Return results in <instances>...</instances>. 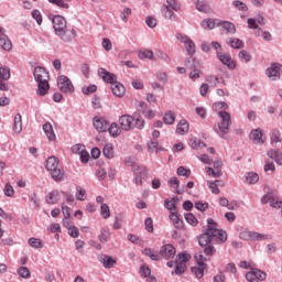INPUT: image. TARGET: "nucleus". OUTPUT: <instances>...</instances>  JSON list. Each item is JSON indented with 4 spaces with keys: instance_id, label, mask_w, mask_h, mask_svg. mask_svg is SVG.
Listing matches in <instances>:
<instances>
[{
    "instance_id": "nucleus-58",
    "label": "nucleus",
    "mask_w": 282,
    "mask_h": 282,
    "mask_svg": "<svg viewBox=\"0 0 282 282\" xmlns=\"http://www.w3.org/2000/svg\"><path fill=\"white\" fill-rule=\"evenodd\" d=\"M202 76V70L194 67V69L189 73L191 80H197Z\"/></svg>"
},
{
    "instance_id": "nucleus-1",
    "label": "nucleus",
    "mask_w": 282,
    "mask_h": 282,
    "mask_svg": "<svg viewBox=\"0 0 282 282\" xmlns=\"http://www.w3.org/2000/svg\"><path fill=\"white\" fill-rule=\"evenodd\" d=\"M207 224L208 226L206 232L203 234L198 239L199 246H208L210 241H213V239H218L223 243L224 241H227L228 235L226 234V231L218 228L217 223H215V220L208 219Z\"/></svg>"
},
{
    "instance_id": "nucleus-27",
    "label": "nucleus",
    "mask_w": 282,
    "mask_h": 282,
    "mask_svg": "<svg viewBox=\"0 0 282 282\" xmlns=\"http://www.w3.org/2000/svg\"><path fill=\"white\" fill-rule=\"evenodd\" d=\"M188 129H189L188 121L183 119L176 126V133L178 135H186V132L188 131Z\"/></svg>"
},
{
    "instance_id": "nucleus-5",
    "label": "nucleus",
    "mask_w": 282,
    "mask_h": 282,
    "mask_svg": "<svg viewBox=\"0 0 282 282\" xmlns=\"http://www.w3.org/2000/svg\"><path fill=\"white\" fill-rule=\"evenodd\" d=\"M46 170L50 171L51 177L55 182H63V178L65 177V171L61 167L56 156H50L46 160Z\"/></svg>"
},
{
    "instance_id": "nucleus-32",
    "label": "nucleus",
    "mask_w": 282,
    "mask_h": 282,
    "mask_svg": "<svg viewBox=\"0 0 282 282\" xmlns=\"http://www.w3.org/2000/svg\"><path fill=\"white\" fill-rule=\"evenodd\" d=\"M227 45H230L234 50H241L243 47V41L232 37L227 40Z\"/></svg>"
},
{
    "instance_id": "nucleus-17",
    "label": "nucleus",
    "mask_w": 282,
    "mask_h": 282,
    "mask_svg": "<svg viewBox=\"0 0 282 282\" xmlns=\"http://www.w3.org/2000/svg\"><path fill=\"white\" fill-rule=\"evenodd\" d=\"M224 166V163L221 161L214 162V169L213 167H206L205 173H207L212 177H221V167Z\"/></svg>"
},
{
    "instance_id": "nucleus-7",
    "label": "nucleus",
    "mask_w": 282,
    "mask_h": 282,
    "mask_svg": "<svg viewBox=\"0 0 282 282\" xmlns=\"http://www.w3.org/2000/svg\"><path fill=\"white\" fill-rule=\"evenodd\" d=\"M191 261V254L183 252L176 257L175 274H184L186 272V263Z\"/></svg>"
},
{
    "instance_id": "nucleus-33",
    "label": "nucleus",
    "mask_w": 282,
    "mask_h": 282,
    "mask_svg": "<svg viewBox=\"0 0 282 282\" xmlns=\"http://www.w3.org/2000/svg\"><path fill=\"white\" fill-rule=\"evenodd\" d=\"M196 10H198V12L208 13L210 12V6H208L204 0H197Z\"/></svg>"
},
{
    "instance_id": "nucleus-53",
    "label": "nucleus",
    "mask_w": 282,
    "mask_h": 282,
    "mask_svg": "<svg viewBox=\"0 0 282 282\" xmlns=\"http://www.w3.org/2000/svg\"><path fill=\"white\" fill-rule=\"evenodd\" d=\"M177 175H181L182 177H191V170L180 166L177 169Z\"/></svg>"
},
{
    "instance_id": "nucleus-22",
    "label": "nucleus",
    "mask_w": 282,
    "mask_h": 282,
    "mask_svg": "<svg viewBox=\"0 0 282 282\" xmlns=\"http://www.w3.org/2000/svg\"><path fill=\"white\" fill-rule=\"evenodd\" d=\"M43 131L51 142H54L56 140V134L54 133V128L52 127V123L46 122L43 124Z\"/></svg>"
},
{
    "instance_id": "nucleus-46",
    "label": "nucleus",
    "mask_w": 282,
    "mask_h": 282,
    "mask_svg": "<svg viewBox=\"0 0 282 282\" xmlns=\"http://www.w3.org/2000/svg\"><path fill=\"white\" fill-rule=\"evenodd\" d=\"M165 208H167V210H170L171 213H175L177 212V208L175 207V199H165L164 203Z\"/></svg>"
},
{
    "instance_id": "nucleus-14",
    "label": "nucleus",
    "mask_w": 282,
    "mask_h": 282,
    "mask_svg": "<svg viewBox=\"0 0 282 282\" xmlns=\"http://www.w3.org/2000/svg\"><path fill=\"white\" fill-rule=\"evenodd\" d=\"M93 124L98 133H105V131H108L109 129V121L102 117H95L93 119Z\"/></svg>"
},
{
    "instance_id": "nucleus-30",
    "label": "nucleus",
    "mask_w": 282,
    "mask_h": 282,
    "mask_svg": "<svg viewBox=\"0 0 282 282\" xmlns=\"http://www.w3.org/2000/svg\"><path fill=\"white\" fill-rule=\"evenodd\" d=\"M268 156L271 158V160H274L276 162V164L282 166V152L281 151L271 150L268 152Z\"/></svg>"
},
{
    "instance_id": "nucleus-26",
    "label": "nucleus",
    "mask_w": 282,
    "mask_h": 282,
    "mask_svg": "<svg viewBox=\"0 0 282 282\" xmlns=\"http://www.w3.org/2000/svg\"><path fill=\"white\" fill-rule=\"evenodd\" d=\"M170 219L173 223V226L175 228L180 229V228L184 227V221H182V219H180V214H177V212H171Z\"/></svg>"
},
{
    "instance_id": "nucleus-63",
    "label": "nucleus",
    "mask_w": 282,
    "mask_h": 282,
    "mask_svg": "<svg viewBox=\"0 0 282 282\" xmlns=\"http://www.w3.org/2000/svg\"><path fill=\"white\" fill-rule=\"evenodd\" d=\"M160 147V143L158 141H150L148 143V149L149 151L153 152V151H158V148Z\"/></svg>"
},
{
    "instance_id": "nucleus-44",
    "label": "nucleus",
    "mask_w": 282,
    "mask_h": 282,
    "mask_svg": "<svg viewBox=\"0 0 282 282\" xmlns=\"http://www.w3.org/2000/svg\"><path fill=\"white\" fill-rule=\"evenodd\" d=\"M234 8H236V10H239L240 12H247L248 10V6L239 0H236L232 2Z\"/></svg>"
},
{
    "instance_id": "nucleus-61",
    "label": "nucleus",
    "mask_w": 282,
    "mask_h": 282,
    "mask_svg": "<svg viewBox=\"0 0 282 282\" xmlns=\"http://www.w3.org/2000/svg\"><path fill=\"white\" fill-rule=\"evenodd\" d=\"M72 151H73V153H77L78 155H80L85 151V145L75 144V145H73Z\"/></svg>"
},
{
    "instance_id": "nucleus-31",
    "label": "nucleus",
    "mask_w": 282,
    "mask_h": 282,
    "mask_svg": "<svg viewBox=\"0 0 282 282\" xmlns=\"http://www.w3.org/2000/svg\"><path fill=\"white\" fill-rule=\"evenodd\" d=\"M189 145L195 150L199 151L200 149H206V143L202 142V140L197 138H192Z\"/></svg>"
},
{
    "instance_id": "nucleus-21",
    "label": "nucleus",
    "mask_w": 282,
    "mask_h": 282,
    "mask_svg": "<svg viewBox=\"0 0 282 282\" xmlns=\"http://www.w3.org/2000/svg\"><path fill=\"white\" fill-rule=\"evenodd\" d=\"M99 261L106 269H111L113 265H116V259H113L111 256L102 254L99 257Z\"/></svg>"
},
{
    "instance_id": "nucleus-62",
    "label": "nucleus",
    "mask_w": 282,
    "mask_h": 282,
    "mask_svg": "<svg viewBox=\"0 0 282 282\" xmlns=\"http://www.w3.org/2000/svg\"><path fill=\"white\" fill-rule=\"evenodd\" d=\"M195 259L198 265L206 267V264H204L206 258L202 253H196Z\"/></svg>"
},
{
    "instance_id": "nucleus-35",
    "label": "nucleus",
    "mask_w": 282,
    "mask_h": 282,
    "mask_svg": "<svg viewBox=\"0 0 282 282\" xmlns=\"http://www.w3.org/2000/svg\"><path fill=\"white\" fill-rule=\"evenodd\" d=\"M259 182V174L254 172H249L246 174L247 184H257Z\"/></svg>"
},
{
    "instance_id": "nucleus-41",
    "label": "nucleus",
    "mask_w": 282,
    "mask_h": 282,
    "mask_svg": "<svg viewBox=\"0 0 282 282\" xmlns=\"http://www.w3.org/2000/svg\"><path fill=\"white\" fill-rule=\"evenodd\" d=\"M163 122L165 124H174L175 123V113L174 112H166L163 117Z\"/></svg>"
},
{
    "instance_id": "nucleus-60",
    "label": "nucleus",
    "mask_w": 282,
    "mask_h": 282,
    "mask_svg": "<svg viewBox=\"0 0 282 282\" xmlns=\"http://www.w3.org/2000/svg\"><path fill=\"white\" fill-rule=\"evenodd\" d=\"M253 265L252 261H240L239 263V268H242L243 270H252Z\"/></svg>"
},
{
    "instance_id": "nucleus-15",
    "label": "nucleus",
    "mask_w": 282,
    "mask_h": 282,
    "mask_svg": "<svg viewBox=\"0 0 282 282\" xmlns=\"http://www.w3.org/2000/svg\"><path fill=\"white\" fill-rule=\"evenodd\" d=\"M133 122H135V119L131 115H122L119 118V124L123 131H131Z\"/></svg>"
},
{
    "instance_id": "nucleus-51",
    "label": "nucleus",
    "mask_w": 282,
    "mask_h": 282,
    "mask_svg": "<svg viewBox=\"0 0 282 282\" xmlns=\"http://www.w3.org/2000/svg\"><path fill=\"white\" fill-rule=\"evenodd\" d=\"M3 193L6 197H14V187H12L10 184H7L4 186Z\"/></svg>"
},
{
    "instance_id": "nucleus-57",
    "label": "nucleus",
    "mask_w": 282,
    "mask_h": 282,
    "mask_svg": "<svg viewBox=\"0 0 282 282\" xmlns=\"http://www.w3.org/2000/svg\"><path fill=\"white\" fill-rule=\"evenodd\" d=\"M129 17H131V9L124 8L121 12V21H124V23H127V21H129Z\"/></svg>"
},
{
    "instance_id": "nucleus-25",
    "label": "nucleus",
    "mask_w": 282,
    "mask_h": 282,
    "mask_svg": "<svg viewBox=\"0 0 282 282\" xmlns=\"http://www.w3.org/2000/svg\"><path fill=\"white\" fill-rule=\"evenodd\" d=\"M218 26L224 28L228 34H235L237 32V28L232 24V22L218 21Z\"/></svg>"
},
{
    "instance_id": "nucleus-13",
    "label": "nucleus",
    "mask_w": 282,
    "mask_h": 282,
    "mask_svg": "<svg viewBox=\"0 0 282 282\" xmlns=\"http://www.w3.org/2000/svg\"><path fill=\"white\" fill-rule=\"evenodd\" d=\"M217 58L223 63V65H226L228 69H236L237 68V62L232 59V57L226 53H219L217 52Z\"/></svg>"
},
{
    "instance_id": "nucleus-16",
    "label": "nucleus",
    "mask_w": 282,
    "mask_h": 282,
    "mask_svg": "<svg viewBox=\"0 0 282 282\" xmlns=\"http://www.w3.org/2000/svg\"><path fill=\"white\" fill-rule=\"evenodd\" d=\"M3 80H10V68L0 66V91H8V84Z\"/></svg>"
},
{
    "instance_id": "nucleus-45",
    "label": "nucleus",
    "mask_w": 282,
    "mask_h": 282,
    "mask_svg": "<svg viewBox=\"0 0 282 282\" xmlns=\"http://www.w3.org/2000/svg\"><path fill=\"white\" fill-rule=\"evenodd\" d=\"M214 109L219 113V111H226L228 110V104L224 101H218L214 104Z\"/></svg>"
},
{
    "instance_id": "nucleus-34",
    "label": "nucleus",
    "mask_w": 282,
    "mask_h": 282,
    "mask_svg": "<svg viewBox=\"0 0 282 282\" xmlns=\"http://www.w3.org/2000/svg\"><path fill=\"white\" fill-rule=\"evenodd\" d=\"M102 153H104L105 158H108V160H111L113 158V155H115L113 144L107 143L104 147Z\"/></svg>"
},
{
    "instance_id": "nucleus-20",
    "label": "nucleus",
    "mask_w": 282,
    "mask_h": 282,
    "mask_svg": "<svg viewBox=\"0 0 282 282\" xmlns=\"http://www.w3.org/2000/svg\"><path fill=\"white\" fill-rule=\"evenodd\" d=\"M250 140H252L256 144H263V132L261 129H254L249 134Z\"/></svg>"
},
{
    "instance_id": "nucleus-24",
    "label": "nucleus",
    "mask_w": 282,
    "mask_h": 282,
    "mask_svg": "<svg viewBox=\"0 0 282 282\" xmlns=\"http://www.w3.org/2000/svg\"><path fill=\"white\" fill-rule=\"evenodd\" d=\"M0 47L6 52H10V50H12V41H10V37H8L6 33L0 35Z\"/></svg>"
},
{
    "instance_id": "nucleus-28",
    "label": "nucleus",
    "mask_w": 282,
    "mask_h": 282,
    "mask_svg": "<svg viewBox=\"0 0 282 282\" xmlns=\"http://www.w3.org/2000/svg\"><path fill=\"white\" fill-rule=\"evenodd\" d=\"M207 186L214 195H219V193H220L219 186H224V184H221V181H219V180H216L214 182L207 181Z\"/></svg>"
},
{
    "instance_id": "nucleus-49",
    "label": "nucleus",
    "mask_w": 282,
    "mask_h": 282,
    "mask_svg": "<svg viewBox=\"0 0 282 282\" xmlns=\"http://www.w3.org/2000/svg\"><path fill=\"white\" fill-rule=\"evenodd\" d=\"M166 6L164 8H167L170 10H174V12H177L180 10V4L175 0H166Z\"/></svg>"
},
{
    "instance_id": "nucleus-8",
    "label": "nucleus",
    "mask_w": 282,
    "mask_h": 282,
    "mask_svg": "<svg viewBox=\"0 0 282 282\" xmlns=\"http://www.w3.org/2000/svg\"><path fill=\"white\" fill-rule=\"evenodd\" d=\"M57 86L63 94H74V84L72 79L65 75L57 77Z\"/></svg>"
},
{
    "instance_id": "nucleus-42",
    "label": "nucleus",
    "mask_w": 282,
    "mask_h": 282,
    "mask_svg": "<svg viewBox=\"0 0 282 282\" xmlns=\"http://www.w3.org/2000/svg\"><path fill=\"white\" fill-rule=\"evenodd\" d=\"M204 268L206 267H194L192 268L193 274H195L196 279H204Z\"/></svg>"
},
{
    "instance_id": "nucleus-29",
    "label": "nucleus",
    "mask_w": 282,
    "mask_h": 282,
    "mask_svg": "<svg viewBox=\"0 0 282 282\" xmlns=\"http://www.w3.org/2000/svg\"><path fill=\"white\" fill-rule=\"evenodd\" d=\"M219 23V20H213L210 18L203 20L202 28L204 30H215V26Z\"/></svg>"
},
{
    "instance_id": "nucleus-12",
    "label": "nucleus",
    "mask_w": 282,
    "mask_h": 282,
    "mask_svg": "<svg viewBox=\"0 0 282 282\" xmlns=\"http://www.w3.org/2000/svg\"><path fill=\"white\" fill-rule=\"evenodd\" d=\"M134 181L138 186H142V180H147L149 172L145 166H134Z\"/></svg>"
},
{
    "instance_id": "nucleus-55",
    "label": "nucleus",
    "mask_w": 282,
    "mask_h": 282,
    "mask_svg": "<svg viewBox=\"0 0 282 282\" xmlns=\"http://www.w3.org/2000/svg\"><path fill=\"white\" fill-rule=\"evenodd\" d=\"M109 239V230L107 229H101L100 235H99V241L101 243H106V241Z\"/></svg>"
},
{
    "instance_id": "nucleus-23",
    "label": "nucleus",
    "mask_w": 282,
    "mask_h": 282,
    "mask_svg": "<svg viewBox=\"0 0 282 282\" xmlns=\"http://www.w3.org/2000/svg\"><path fill=\"white\" fill-rule=\"evenodd\" d=\"M13 131L21 133L23 131V117L21 113H17L13 119Z\"/></svg>"
},
{
    "instance_id": "nucleus-4",
    "label": "nucleus",
    "mask_w": 282,
    "mask_h": 282,
    "mask_svg": "<svg viewBox=\"0 0 282 282\" xmlns=\"http://www.w3.org/2000/svg\"><path fill=\"white\" fill-rule=\"evenodd\" d=\"M52 24L55 30V34L61 36L62 41L65 43H69V41H72V37L67 35V20H65L63 15L53 17Z\"/></svg>"
},
{
    "instance_id": "nucleus-6",
    "label": "nucleus",
    "mask_w": 282,
    "mask_h": 282,
    "mask_svg": "<svg viewBox=\"0 0 282 282\" xmlns=\"http://www.w3.org/2000/svg\"><path fill=\"white\" fill-rule=\"evenodd\" d=\"M218 117L220 118L217 127H215L216 133L220 135V138H224V135H227V133L230 131V124H232V120L230 117V113L227 111L220 110L218 112Z\"/></svg>"
},
{
    "instance_id": "nucleus-36",
    "label": "nucleus",
    "mask_w": 282,
    "mask_h": 282,
    "mask_svg": "<svg viewBox=\"0 0 282 282\" xmlns=\"http://www.w3.org/2000/svg\"><path fill=\"white\" fill-rule=\"evenodd\" d=\"M108 131L112 138H118V135L122 133L120 127H118V123H111L110 127L108 126Z\"/></svg>"
},
{
    "instance_id": "nucleus-40",
    "label": "nucleus",
    "mask_w": 282,
    "mask_h": 282,
    "mask_svg": "<svg viewBox=\"0 0 282 282\" xmlns=\"http://www.w3.org/2000/svg\"><path fill=\"white\" fill-rule=\"evenodd\" d=\"M271 142L272 144H279V142H282L281 131L273 130L271 132Z\"/></svg>"
},
{
    "instance_id": "nucleus-9",
    "label": "nucleus",
    "mask_w": 282,
    "mask_h": 282,
    "mask_svg": "<svg viewBox=\"0 0 282 282\" xmlns=\"http://www.w3.org/2000/svg\"><path fill=\"white\" fill-rule=\"evenodd\" d=\"M240 239H243L245 241H265L269 237L257 231L243 230L240 232Z\"/></svg>"
},
{
    "instance_id": "nucleus-48",
    "label": "nucleus",
    "mask_w": 282,
    "mask_h": 282,
    "mask_svg": "<svg viewBox=\"0 0 282 282\" xmlns=\"http://www.w3.org/2000/svg\"><path fill=\"white\" fill-rule=\"evenodd\" d=\"M162 14L165 19H170V20L175 19V12H173L171 9L166 7L162 8Z\"/></svg>"
},
{
    "instance_id": "nucleus-56",
    "label": "nucleus",
    "mask_w": 282,
    "mask_h": 282,
    "mask_svg": "<svg viewBox=\"0 0 282 282\" xmlns=\"http://www.w3.org/2000/svg\"><path fill=\"white\" fill-rule=\"evenodd\" d=\"M185 220L191 226H197V218H195V216L193 214H186L185 215Z\"/></svg>"
},
{
    "instance_id": "nucleus-37",
    "label": "nucleus",
    "mask_w": 282,
    "mask_h": 282,
    "mask_svg": "<svg viewBox=\"0 0 282 282\" xmlns=\"http://www.w3.org/2000/svg\"><path fill=\"white\" fill-rule=\"evenodd\" d=\"M143 254L149 257L152 261H160V253H158V251H153L152 249H144Z\"/></svg>"
},
{
    "instance_id": "nucleus-64",
    "label": "nucleus",
    "mask_w": 282,
    "mask_h": 282,
    "mask_svg": "<svg viewBox=\"0 0 282 282\" xmlns=\"http://www.w3.org/2000/svg\"><path fill=\"white\" fill-rule=\"evenodd\" d=\"M214 282H226V275L224 273H218L214 276Z\"/></svg>"
},
{
    "instance_id": "nucleus-43",
    "label": "nucleus",
    "mask_w": 282,
    "mask_h": 282,
    "mask_svg": "<svg viewBox=\"0 0 282 282\" xmlns=\"http://www.w3.org/2000/svg\"><path fill=\"white\" fill-rule=\"evenodd\" d=\"M31 17H32V19H34L36 21L37 25H42V23H43V15L41 14V11L33 10L31 12Z\"/></svg>"
},
{
    "instance_id": "nucleus-11",
    "label": "nucleus",
    "mask_w": 282,
    "mask_h": 282,
    "mask_svg": "<svg viewBox=\"0 0 282 282\" xmlns=\"http://www.w3.org/2000/svg\"><path fill=\"white\" fill-rule=\"evenodd\" d=\"M268 274L259 269H252L251 271L246 273L247 282H259L265 281Z\"/></svg>"
},
{
    "instance_id": "nucleus-39",
    "label": "nucleus",
    "mask_w": 282,
    "mask_h": 282,
    "mask_svg": "<svg viewBox=\"0 0 282 282\" xmlns=\"http://www.w3.org/2000/svg\"><path fill=\"white\" fill-rule=\"evenodd\" d=\"M100 215L104 219H109L111 217V210L109 209V205L101 204L100 206Z\"/></svg>"
},
{
    "instance_id": "nucleus-2",
    "label": "nucleus",
    "mask_w": 282,
    "mask_h": 282,
    "mask_svg": "<svg viewBox=\"0 0 282 282\" xmlns=\"http://www.w3.org/2000/svg\"><path fill=\"white\" fill-rule=\"evenodd\" d=\"M98 75L105 83H109L111 85V91L113 96H117V98H122L124 94H127L124 85L118 82V77H116L115 74L107 72L105 68H99Z\"/></svg>"
},
{
    "instance_id": "nucleus-10",
    "label": "nucleus",
    "mask_w": 282,
    "mask_h": 282,
    "mask_svg": "<svg viewBox=\"0 0 282 282\" xmlns=\"http://www.w3.org/2000/svg\"><path fill=\"white\" fill-rule=\"evenodd\" d=\"M176 39L181 43H184L185 50L189 56H193V54H195V42H193V40H191V37H188L187 35H184L182 33H177Z\"/></svg>"
},
{
    "instance_id": "nucleus-59",
    "label": "nucleus",
    "mask_w": 282,
    "mask_h": 282,
    "mask_svg": "<svg viewBox=\"0 0 282 282\" xmlns=\"http://www.w3.org/2000/svg\"><path fill=\"white\" fill-rule=\"evenodd\" d=\"M29 245L31 246V248H41L42 247V242L37 238L29 239Z\"/></svg>"
},
{
    "instance_id": "nucleus-3",
    "label": "nucleus",
    "mask_w": 282,
    "mask_h": 282,
    "mask_svg": "<svg viewBox=\"0 0 282 282\" xmlns=\"http://www.w3.org/2000/svg\"><path fill=\"white\" fill-rule=\"evenodd\" d=\"M34 78L37 83L39 96H45L50 91V73L41 66L34 68Z\"/></svg>"
},
{
    "instance_id": "nucleus-19",
    "label": "nucleus",
    "mask_w": 282,
    "mask_h": 282,
    "mask_svg": "<svg viewBox=\"0 0 282 282\" xmlns=\"http://www.w3.org/2000/svg\"><path fill=\"white\" fill-rule=\"evenodd\" d=\"M175 247H173V245H165L163 247H161L160 250V259H173V257H175Z\"/></svg>"
},
{
    "instance_id": "nucleus-52",
    "label": "nucleus",
    "mask_w": 282,
    "mask_h": 282,
    "mask_svg": "<svg viewBox=\"0 0 282 282\" xmlns=\"http://www.w3.org/2000/svg\"><path fill=\"white\" fill-rule=\"evenodd\" d=\"M18 274L20 276H22V279H30V269L25 268V267H21L18 270Z\"/></svg>"
},
{
    "instance_id": "nucleus-47",
    "label": "nucleus",
    "mask_w": 282,
    "mask_h": 282,
    "mask_svg": "<svg viewBox=\"0 0 282 282\" xmlns=\"http://www.w3.org/2000/svg\"><path fill=\"white\" fill-rule=\"evenodd\" d=\"M87 197V191L83 187H77V193H76V199L79 202H85V198Z\"/></svg>"
},
{
    "instance_id": "nucleus-38",
    "label": "nucleus",
    "mask_w": 282,
    "mask_h": 282,
    "mask_svg": "<svg viewBox=\"0 0 282 282\" xmlns=\"http://www.w3.org/2000/svg\"><path fill=\"white\" fill-rule=\"evenodd\" d=\"M238 58L242 63H250V61H252V55H250V53H248V51L242 50V51L239 52Z\"/></svg>"
},
{
    "instance_id": "nucleus-54",
    "label": "nucleus",
    "mask_w": 282,
    "mask_h": 282,
    "mask_svg": "<svg viewBox=\"0 0 282 282\" xmlns=\"http://www.w3.org/2000/svg\"><path fill=\"white\" fill-rule=\"evenodd\" d=\"M139 58H153V51H150V50H144V51H141L139 52Z\"/></svg>"
},
{
    "instance_id": "nucleus-50",
    "label": "nucleus",
    "mask_w": 282,
    "mask_h": 282,
    "mask_svg": "<svg viewBox=\"0 0 282 282\" xmlns=\"http://www.w3.org/2000/svg\"><path fill=\"white\" fill-rule=\"evenodd\" d=\"M67 230L69 237H73V239H78V237L80 236V231L77 229L76 226L68 228Z\"/></svg>"
},
{
    "instance_id": "nucleus-18",
    "label": "nucleus",
    "mask_w": 282,
    "mask_h": 282,
    "mask_svg": "<svg viewBox=\"0 0 282 282\" xmlns=\"http://www.w3.org/2000/svg\"><path fill=\"white\" fill-rule=\"evenodd\" d=\"M281 64H272L270 68L267 69V76L270 80H279L281 78Z\"/></svg>"
}]
</instances>
